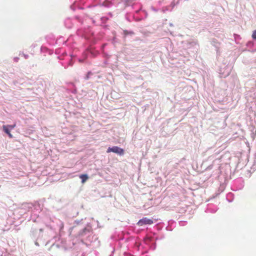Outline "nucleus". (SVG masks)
Wrapping results in <instances>:
<instances>
[{
  "label": "nucleus",
  "mask_w": 256,
  "mask_h": 256,
  "mask_svg": "<svg viewBox=\"0 0 256 256\" xmlns=\"http://www.w3.org/2000/svg\"><path fill=\"white\" fill-rule=\"evenodd\" d=\"M106 152L108 153L112 152L120 155H123L124 154V150L122 148H118L116 146H114L112 148H108Z\"/></svg>",
  "instance_id": "f257e3e1"
},
{
  "label": "nucleus",
  "mask_w": 256,
  "mask_h": 256,
  "mask_svg": "<svg viewBox=\"0 0 256 256\" xmlns=\"http://www.w3.org/2000/svg\"><path fill=\"white\" fill-rule=\"evenodd\" d=\"M152 224L153 220L147 218H142V219L140 220L138 222V224L140 226H142L145 224Z\"/></svg>",
  "instance_id": "f03ea898"
},
{
  "label": "nucleus",
  "mask_w": 256,
  "mask_h": 256,
  "mask_svg": "<svg viewBox=\"0 0 256 256\" xmlns=\"http://www.w3.org/2000/svg\"><path fill=\"white\" fill-rule=\"evenodd\" d=\"M2 130L6 134H8V136L10 138H12L13 137L12 135L11 134V133L10 132L9 128H8L7 126L4 125L2 126Z\"/></svg>",
  "instance_id": "7ed1b4c3"
},
{
  "label": "nucleus",
  "mask_w": 256,
  "mask_h": 256,
  "mask_svg": "<svg viewBox=\"0 0 256 256\" xmlns=\"http://www.w3.org/2000/svg\"><path fill=\"white\" fill-rule=\"evenodd\" d=\"M80 178L82 180V182L84 184L88 178V176L86 174H82L80 176Z\"/></svg>",
  "instance_id": "20e7f679"
},
{
  "label": "nucleus",
  "mask_w": 256,
  "mask_h": 256,
  "mask_svg": "<svg viewBox=\"0 0 256 256\" xmlns=\"http://www.w3.org/2000/svg\"><path fill=\"white\" fill-rule=\"evenodd\" d=\"M8 126V128H10V129L12 130V129L16 127V124H12V125H8V126Z\"/></svg>",
  "instance_id": "39448f33"
},
{
  "label": "nucleus",
  "mask_w": 256,
  "mask_h": 256,
  "mask_svg": "<svg viewBox=\"0 0 256 256\" xmlns=\"http://www.w3.org/2000/svg\"><path fill=\"white\" fill-rule=\"evenodd\" d=\"M252 38L256 40V30L253 32Z\"/></svg>",
  "instance_id": "423d86ee"
}]
</instances>
